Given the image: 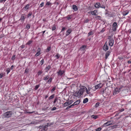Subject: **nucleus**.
Returning a JSON list of instances; mask_svg holds the SVG:
<instances>
[{
	"mask_svg": "<svg viewBox=\"0 0 131 131\" xmlns=\"http://www.w3.org/2000/svg\"><path fill=\"white\" fill-rule=\"evenodd\" d=\"M86 91L87 94L90 95H91V92L90 91H88L87 88L84 86H81L79 91L78 92L73 93V95L76 97L80 98L84 92Z\"/></svg>",
	"mask_w": 131,
	"mask_h": 131,
	"instance_id": "nucleus-1",
	"label": "nucleus"
},
{
	"mask_svg": "<svg viewBox=\"0 0 131 131\" xmlns=\"http://www.w3.org/2000/svg\"><path fill=\"white\" fill-rule=\"evenodd\" d=\"M122 87H116L115 88L113 91V94L114 95H115L119 93Z\"/></svg>",
	"mask_w": 131,
	"mask_h": 131,
	"instance_id": "nucleus-2",
	"label": "nucleus"
},
{
	"mask_svg": "<svg viewBox=\"0 0 131 131\" xmlns=\"http://www.w3.org/2000/svg\"><path fill=\"white\" fill-rule=\"evenodd\" d=\"M109 40V45L111 46H112L114 43V41L113 38L111 36H109L108 38Z\"/></svg>",
	"mask_w": 131,
	"mask_h": 131,
	"instance_id": "nucleus-3",
	"label": "nucleus"
},
{
	"mask_svg": "<svg viewBox=\"0 0 131 131\" xmlns=\"http://www.w3.org/2000/svg\"><path fill=\"white\" fill-rule=\"evenodd\" d=\"M12 115V113L11 111L7 112L4 114V117L9 118L11 117Z\"/></svg>",
	"mask_w": 131,
	"mask_h": 131,
	"instance_id": "nucleus-4",
	"label": "nucleus"
},
{
	"mask_svg": "<svg viewBox=\"0 0 131 131\" xmlns=\"http://www.w3.org/2000/svg\"><path fill=\"white\" fill-rule=\"evenodd\" d=\"M128 92V90L127 89H123L120 93V95L122 96H126Z\"/></svg>",
	"mask_w": 131,
	"mask_h": 131,
	"instance_id": "nucleus-5",
	"label": "nucleus"
},
{
	"mask_svg": "<svg viewBox=\"0 0 131 131\" xmlns=\"http://www.w3.org/2000/svg\"><path fill=\"white\" fill-rule=\"evenodd\" d=\"M73 102L72 100H71L68 102H66L64 104V107H66L71 104Z\"/></svg>",
	"mask_w": 131,
	"mask_h": 131,
	"instance_id": "nucleus-6",
	"label": "nucleus"
},
{
	"mask_svg": "<svg viewBox=\"0 0 131 131\" xmlns=\"http://www.w3.org/2000/svg\"><path fill=\"white\" fill-rule=\"evenodd\" d=\"M111 92V91L109 90L108 88H106L103 91V93H105L107 95L109 94Z\"/></svg>",
	"mask_w": 131,
	"mask_h": 131,
	"instance_id": "nucleus-7",
	"label": "nucleus"
},
{
	"mask_svg": "<svg viewBox=\"0 0 131 131\" xmlns=\"http://www.w3.org/2000/svg\"><path fill=\"white\" fill-rule=\"evenodd\" d=\"M113 30L115 31L116 30V28L117 27V24L116 22H114L113 23Z\"/></svg>",
	"mask_w": 131,
	"mask_h": 131,
	"instance_id": "nucleus-8",
	"label": "nucleus"
},
{
	"mask_svg": "<svg viewBox=\"0 0 131 131\" xmlns=\"http://www.w3.org/2000/svg\"><path fill=\"white\" fill-rule=\"evenodd\" d=\"M53 123H52L50 124L48 123L47 125H45L44 126V127H43V129H44L45 130H46L47 129V128L48 126H50L51 125H53Z\"/></svg>",
	"mask_w": 131,
	"mask_h": 131,
	"instance_id": "nucleus-9",
	"label": "nucleus"
},
{
	"mask_svg": "<svg viewBox=\"0 0 131 131\" xmlns=\"http://www.w3.org/2000/svg\"><path fill=\"white\" fill-rule=\"evenodd\" d=\"M108 47L107 44V42H106L103 46V50H105V51H106L108 50Z\"/></svg>",
	"mask_w": 131,
	"mask_h": 131,
	"instance_id": "nucleus-10",
	"label": "nucleus"
},
{
	"mask_svg": "<svg viewBox=\"0 0 131 131\" xmlns=\"http://www.w3.org/2000/svg\"><path fill=\"white\" fill-rule=\"evenodd\" d=\"M103 86L102 84L101 83L95 86L96 89H99L101 88Z\"/></svg>",
	"mask_w": 131,
	"mask_h": 131,
	"instance_id": "nucleus-11",
	"label": "nucleus"
},
{
	"mask_svg": "<svg viewBox=\"0 0 131 131\" xmlns=\"http://www.w3.org/2000/svg\"><path fill=\"white\" fill-rule=\"evenodd\" d=\"M112 122L111 121H108L104 124V126H107L112 124Z\"/></svg>",
	"mask_w": 131,
	"mask_h": 131,
	"instance_id": "nucleus-12",
	"label": "nucleus"
},
{
	"mask_svg": "<svg viewBox=\"0 0 131 131\" xmlns=\"http://www.w3.org/2000/svg\"><path fill=\"white\" fill-rule=\"evenodd\" d=\"M101 4L100 3L97 2L96 3L95 5H94V6L95 7L98 8H99L100 7Z\"/></svg>",
	"mask_w": 131,
	"mask_h": 131,
	"instance_id": "nucleus-13",
	"label": "nucleus"
},
{
	"mask_svg": "<svg viewBox=\"0 0 131 131\" xmlns=\"http://www.w3.org/2000/svg\"><path fill=\"white\" fill-rule=\"evenodd\" d=\"M25 18V17L23 15H22L20 18L19 20H21V21L22 22V23H23Z\"/></svg>",
	"mask_w": 131,
	"mask_h": 131,
	"instance_id": "nucleus-14",
	"label": "nucleus"
},
{
	"mask_svg": "<svg viewBox=\"0 0 131 131\" xmlns=\"http://www.w3.org/2000/svg\"><path fill=\"white\" fill-rule=\"evenodd\" d=\"M57 73L59 75L61 76L63 74L64 72L63 71H61V70H60Z\"/></svg>",
	"mask_w": 131,
	"mask_h": 131,
	"instance_id": "nucleus-15",
	"label": "nucleus"
},
{
	"mask_svg": "<svg viewBox=\"0 0 131 131\" xmlns=\"http://www.w3.org/2000/svg\"><path fill=\"white\" fill-rule=\"evenodd\" d=\"M110 52L109 51H107L105 54V58L106 59H107L109 56L110 55Z\"/></svg>",
	"mask_w": 131,
	"mask_h": 131,
	"instance_id": "nucleus-16",
	"label": "nucleus"
},
{
	"mask_svg": "<svg viewBox=\"0 0 131 131\" xmlns=\"http://www.w3.org/2000/svg\"><path fill=\"white\" fill-rule=\"evenodd\" d=\"M72 30L71 29H69L66 32V36H68L71 32Z\"/></svg>",
	"mask_w": 131,
	"mask_h": 131,
	"instance_id": "nucleus-17",
	"label": "nucleus"
},
{
	"mask_svg": "<svg viewBox=\"0 0 131 131\" xmlns=\"http://www.w3.org/2000/svg\"><path fill=\"white\" fill-rule=\"evenodd\" d=\"M90 13L92 15H96V13H97V10H95L91 12Z\"/></svg>",
	"mask_w": 131,
	"mask_h": 131,
	"instance_id": "nucleus-18",
	"label": "nucleus"
},
{
	"mask_svg": "<svg viewBox=\"0 0 131 131\" xmlns=\"http://www.w3.org/2000/svg\"><path fill=\"white\" fill-rule=\"evenodd\" d=\"M129 12L128 10H126L123 13V16H125L126 15H127L128 13Z\"/></svg>",
	"mask_w": 131,
	"mask_h": 131,
	"instance_id": "nucleus-19",
	"label": "nucleus"
},
{
	"mask_svg": "<svg viewBox=\"0 0 131 131\" xmlns=\"http://www.w3.org/2000/svg\"><path fill=\"white\" fill-rule=\"evenodd\" d=\"M72 8L75 11H77L78 10L77 7L75 5H74L72 6Z\"/></svg>",
	"mask_w": 131,
	"mask_h": 131,
	"instance_id": "nucleus-20",
	"label": "nucleus"
},
{
	"mask_svg": "<svg viewBox=\"0 0 131 131\" xmlns=\"http://www.w3.org/2000/svg\"><path fill=\"white\" fill-rule=\"evenodd\" d=\"M80 100H78L77 101H75V102L73 103V104H74V106L77 105L79 104L80 103Z\"/></svg>",
	"mask_w": 131,
	"mask_h": 131,
	"instance_id": "nucleus-21",
	"label": "nucleus"
},
{
	"mask_svg": "<svg viewBox=\"0 0 131 131\" xmlns=\"http://www.w3.org/2000/svg\"><path fill=\"white\" fill-rule=\"evenodd\" d=\"M49 78V76L48 75L46 76L43 78V80H48Z\"/></svg>",
	"mask_w": 131,
	"mask_h": 131,
	"instance_id": "nucleus-22",
	"label": "nucleus"
},
{
	"mask_svg": "<svg viewBox=\"0 0 131 131\" xmlns=\"http://www.w3.org/2000/svg\"><path fill=\"white\" fill-rule=\"evenodd\" d=\"M86 46L85 45H82L80 47V49L82 50H84L86 48Z\"/></svg>",
	"mask_w": 131,
	"mask_h": 131,
	"instance_id": "nucleus-23",
	"label": "nucleus"
},
{
	"mask_svg": "<svg viewBox=\"0 0 131 131\" xmlns=\"http://www.w3.org/2000/svg\"><path fill=\"white\" fill-rule=\"evenodd\" d=\"M88 99L87 98L83 100V102L84 103H85L88 102Z\"/></svg>",
	"mask_w": 131,
	"mask_h": 131,
	"instance_id": "nucleus-24",
	"label": "nucleus"
},
{
	"mask_svg": "<svg viewBox=\"0 0 131 131\" xmlns=\"http://www.w3.org/2000/svg\"><path fill=\"white\" fill-rule=\"evenodd\" d=\"M101 17L99 16H95V18L96 19L101 20Z\"/></svg>",
	"mask_w": 131,
	"mask_h": 131,
	"instance_id": "nucleus-25",
	"label": "nucleus"
},
{
	"mask_svg": "<svg viewBox=\"0 0 131 131\" xmlns=\"http://www.w3.org/2000/svg\"><path fill=\"white\" fill-rule=\"evenodd\" d=\"M51 50V47H49L46 50V52H48Z\"/></svg>",
	"mask_w": 131,
	"mask_h": 131,
	"instance_id": "nucleus-26",
	"label": "nucleus"
},
{
	"mask_svg": "<svg viewBox=\"0 0 131 131\" xmlns=\"http://www.w3.org/2000/svg\"><path fill=\"white\" fill-rule=\"evenodd\" d=\"M52 80V79L51 78H49L47 82V83H50L51 82Z\"/></svg>",
	"mask_w": 131,
	"mask_h": 131,
	"instance_id": "nucleus-27",
	"label": "nucleus"
},
{
	"mask_svg": "<svg viewBox=\"0 0 131 131\" xmlns=\"http://www.w3.org/2000/svg\"><path fill=\"white\" fill-rule=\"evenodd\" d=\"M29 6V4H27L26 5L25 7H24V8L26 9H28Z\"/></svg>",
	"mask_w": 131,
	"mask_h": 131,
	"instance_id": "nucleus-28",
	"label": "nucleus"
},
{
	"mask_svg": "<svg viewBox=\"0 0 131 131\" xmlns=\"http://www.w3.org/2000/svg\"><path fill=\"white\" fill-rule=\"evenodd\" d=\"M54 96V94H53L49 98V100H50L53 98Z\"/></svg>",
	"mask_w": 131,
	"mask_h": 131,
	"instance_id": "nucleus-29",
	"label": "nucleus"
},
{
	"mask_svg": "<svg viewBox=\"0 0 131 131\" xmlns=\"http://www.w3.org/2000/svg\"><path fill=\"white\" fill-rule=\"evenodd\" d=\"M60 55L58 53H57L55 56V57H56V59H58L60 57Z\"/></svg>",
	"mask_w": 131,
	"mask_h": 131,
	"instance_id": "nucleus-30",
	"label": "nucleus"
},
{
	"mask_svg": "<svg viewBox=\"0 0 131 131\" xmlns=\"http://www.w3.org/2000/svg\"><path fill=\"white\" fill-rule=\"evenodd\" d=\"M10 68H8L6 70L7 72V74H8L9 72H10Z\"/></svg>",
	"mask_w": 131,
	"mask_h": 131,
	"instance_id": "nucleus-31",
	"label": "nucleus"
},
{
	"mask_svg": "<svg viewBox=\"0 0 131 131\" xmlns=\"http://www.w3.org/2000/svg\"><path fill=\"white\" fill-rule=\"evenodd\" d=\"M39 86H40L39 84H38V85H36L35 86V90H36L37 89H38V88L39 87Z\"/></svg>",
	"mask_w": 131,
	"mask_h": 131,
	"instance_id": "nucleus-32",
	"label": "nucleus"
},
{
	"mask_svg": "<svg viewBox=\"0 0 131 131\" xmlns=\"http://www.w3.org/2000/svg\"><path fill=\"white\" fill-rule=\"evenodd\" d=\"M56 87L55 86L51 90V93L53 92L56 90Z\"/></svg>",
	"mask_w": 131,
	"mask_h": 131,
	"instance_id": "nucleus-33",
	"label": "nucleus"
},
{
	"mask_svg": "<svg viewBox=\"0 0 131 131\" xmlns=\"http://www.w3.org/2000/svg\"><path fill=\"white\" fill-rule=\"evenodd\" d=\"M30 27V25L29 24H27L26 27V28L27 29H29Z\"/></svg>",
	"mask_w": 131,
	"mask_h": 131,
	"instance_id": "nucleus-34",
	"label": "nucleus"
},
{
	"mask_svg": "<svg viewBox=\"0 0 131 131\" xmlns=\"http://www.w3.org/2000/svg\"><path fill=\"white\" fill-rule=\"evenodd\" d=\"M51 68V66H48L46 68V69L47 70H48L49 69Z\"/></svg>",
	"mask_w": 131,
	"mask_h": 131,
	"instance_id": "nucleus-35",
	"label": "nucleus"
},
{
	"mask_svg": "<svg viewBox=\"0 0 131 131\" xmlns=\"http://www.w3.org/2000/svg\"><path fill=\"white\" fill-rule=\"evenodd\" d=\"M93 34V33L92 31H91L90 32H89L88 34V36H90L91 35Z\"/></svg>",
	"mask_w": 131,
	"mask_h": 131,
	"instance_id": "nucleus-36",
	"label": "nucleus"
},
{
	"mask_svg": "<svg viewBox=\"0 0 131 131\" xmlns=\"http://www.w3.org/2000/svg\"><path fill=\"white\" fill-rule=\"evenodd\" d=\"M40 54V52L37 51L36 54L35 55V56L36 57H37L39 56Z\"/></svg>",
	"mask_w": 131,
	"mask_h": 131,
	"instance_id": "nucleus-37",
	"label": "nucleus"
},
{
	"mask_svg": "<svg viewBox=\"0 0 131 131\" xmlns=\"http://www.w3.org/2000/svg\"><path fill=\"white\" fill-rule=\"evenodd\" d=\"M32 42V40H29L26 43V44L30 45Z\"/></svg>",
	"mask_w": 131,
	"mask_h": 131,
	"instance_id": "nucleus-38",
	"label": "nucleus"
},
{
	"mask_svg": "<svg viewBox=\"0 0 131 131\" xmlns=\"http://www.w3.org/2000/svg\"><path fill=\"white\" fill-rule=\"evenodd\" d=\"M88 90L89 91H90L91 92H92V88L90 87H88Z\"/></svg>",
	"mask_w": 131,
	"mask_h": 131,
	"instance_id": "nucleus-39",
	"label": "nucleus"
},
{
	"mask_svg": "<svg viewBox=\"0 0 131 131\" xmlns=\"http://www.w3.org/2000/svg\"><path fill=\"white\" fill-rule=\"evenodd\" d=\"M99 104L100 103L99 102H97L96 103L95 105V107H98L99 106Z\"/></svg>",
	"mask_w": 131,
	"mask_h": 131,
	"instance_id": "nucleus-40",
	"label": "nucleus"
},
{
	"mask_svg": "<svg viewBox=\"0 0 131 131\" xmlns=\"http://www.w3.org/2000/svg\"><path fill=\"white\" fill-rule=\"evenodd\" d=\"M42 72L41 71H39L38 72V75H39L41 74L42 73Z\"/></svg>",
	"mask_w": 131,
	"mask_h": 131,
	"instance_id": "nucleus-41",
	"label": "nucleus"
},
{
	"mask_svg": "<svg viewBox=\"0 0 131 131\" xmlns=\"http://www.w3.org/2000/svg\"><path fill=\"white\" fill-rule=\"evenodd\" d=\"M44 62V59H42L41 61H40V64L41 65H42L43 64Z\"/></svg>",
	"mask_w": 131,
	"mask_h": 131,
	"instance_id": "nucleus-42",
	"label": "nucleus"
},
{
	"mask_svg": "<svg viewBox=\"0 0 131 131\" xmlns=\"http://www.w3.org/2000/svg\"><path fill=\"white\" fill-rule=\"evenodd\" d=\"M97 116H95L94 115H93L92 116V117L93 118H94V119H96L97 118Z\"/></svg>",
	"mask_w": 131,
	"mask_h": 131,
	"instance_id": "nucleus-43",
	"label": "nucleus"
},
{
	"mask_svg": "<svg viewBox=\"0 0 131 131\" xmlns=\"http://www.w3.org/2000/svg\"><path fill=\"white\" fill-rule=\"evenodd\" d=\"M48 108H49L48 107H47L46 108L45 107H44L42 108V110H44V111H45L46 110H47Z\"/></svg>",
	"mask_w": 131,
	"mask_h": 131,
	"instance_id": "nucleus-44",
	"label": "nucleus"
},
{
	"mask_svg": "<svg viewBox=\"0 0 131 131\" xmlns=\"http://www.w3.org/2000/svg\"><path fill=\"white\" fill-rule=\"evenodd\" d=\"M92 88V92L93 91H95L96 89L95 87V86L94 87H93Z\"/></svg>",
	"mask_w": 131,
	"mask_h": 131,
	"instance_id": "nucleus-45",
	"label": "nucleus"
},
{
	"mask_svg": "<svg viewBox=\"0 0 131 131\" xmlns=\"http://www.w3.org/2000/svg\"><path fill=\"white\" fill-rule=\"evenodd\" d=\"M32 14V12H29L28 15L27 17L28 18L30 16H31Z\"/></svg>",
	"mask_w": 131,
	"mask_h": 131,
	"instance_id": "nucleus-46",
	"label": "nucleus"
},
{
	"mask_svg": "<svg viewBox=\"0 0 131 131\" xmlns=\"http://www.w3.org/2000/svg\"><path fill=\"white\" fill-rule=\"evenodd\" d=\"M101 129V127H99L96 130V131H99Z\"/></svg>",
	"mask_w": 131,
	"mask_h": 131,
	"instance_id": "nucleus-47",
	"label": "nucleus"
},
{
	"mask_svg": "<svg viewBox=\"0 0 131 131\" xmlns=\"http://www.w3.org/2000/svg\"><path fill=\"white\" fill-rule=\"evenodd\" d=\"M100 7H101V8H104V9L105 8V6L103 5H102L101 6L100 5Z\"/></svg>",
	"mask_w": 131,
	"mask_h": 131,
	"instance_id": "nucleus-48",
	"label": "nucleus"
},
{
	"mask_svg": "<svg viewBox=\"0 0 131 131\" xmlns=\"http://www.w3.org/2000/svg\"><path fill=\"white\" fill-rule=\"evenodd\" d=\"M58 100V99L57 98H56L55 99L54 101H53L54 103H56Z\"/></svg>",
	"mask_w": 131,
	"mask_h": 131,
	"instance_id": "nucleus-49",
	"label": "nucleus"
},
{
	"mask_svg": "<svg viewBox=\"0 0 131 131\" xmlns=\"http://www.w3.org/2000/svg\"><path fill=\"white\" fill-rule=\"evenodd\" d=\"M105 31V29L104 28H103L100 31V33H102L103 32Z\"/></svg>",
	"mask_w": 131,
	"mask_h": 131,
	"instance_id": "nucleus-50",
	"label": "nucleus"
},
{
	"mask_svg": "<svg viewBox=\"0 0 131 131\" xmlns=\"http://www.w3.org/2000/svg\"><path fill=\"white\" fill-rule=\"evenodd\" d=\"M56 29V27L54 25H53L52 27V30H54Z\"/></svg>",
	"mask_w": 131,
	"mask_h": 131,
	"instance_id": "nucleus-51",
	"label": "nucleus"
},
{
	"mask_svg": "<svg viewBox=\"0 0 131 131\" xmlns=\"http://www.w3.org/2000/svg\"><path fill=\"white\" fill-rule=\"evenodd\" d=\"M71 108V106H69L67 107L66 108V110H68L70 108Z\"/></svg>",
	"mask_w": 131,
	"mask_h": 131,
	"instance_id": "nucleus-52",
	"label": "nucleus"
},
{
	"mask_svg": "<svg viewBox=\"0 0 131 131\" xmlns=\"http://www.w3.org/2000/svg\"><path fill=\"white\" fill-rule=\"evenodd\" d=\"M4 75L3 73H1L0 74V78H1Z\"/></svg>",
	"mask_w": 131,
	"mask_h": 131,
	"instance_id": "nucleus-53",
	"label": "nucleus"
},
{
	"mask_svg": "<svg viewBox=\"0 0 131 131\" xmlns=\"http://www.w3.org/2000/svg\"><path fill=\"white\" fill-rule=\"evenodd\" d=\"M15 55H13L11 59L13 60L15 59Z\"/></svg>",
	"mask_w": 131,
	"mask_h": 131,
	"instance_id": "nucleus-54",
	"label": "nucleus"
},
{
	"mask_svg": "<svg viewBox=\"0 0 131 131\" xmlns=\"http://www.w3.org/2000/svg\"><path fill=\"white\" fill-rule=\"evenodd\" d=\"M44 2H42V3L40 4V7H42V6H43V5H44Z\"/></svg>",
	"mask_w": 131,
	"mask_h": 131,
	"instance_id": "nucleus-55",
	"label": "nucleus"
},
{
	"mask_svg": "<svg viewBox=\"0 0 131 131\" xmlns=\"http://www.w3.org/2000/svg\"><path fill=\"white\" fill-rule=\"evenodd\" d=\"M57 109L56 107H54L52 109L51 111H53L54 110H56Z\"/></svg>",
	"mask_w": 131,
	"mask_h": 131,
	"instance_id": "nucleus-56",
	"label": "nucleus"
},
{
	"mask_svg": "<svg viewBox=\"0 0 131 131\" xmlns=\"http://www.w3.org/2000/svg\"><path fill=\"white\" fill-rule=\"evenodd\" d=\"M40 48H38L37 49V51H38V52H40Z\"/></svg>",
	"mask_w": 131,
	"mask_h": 131,
	"instance_id": "nucleus-57",
	"label": "nucleus"
},
{
	"mask_svg": "<svg viewBox=\"0 0 131 131\" xmlns=\"http://www.w3.org/2000/svg\"><path fill=\"white\" fill-rule=\"evenodd\" d=\"M51 3H50L49 2H48L47 3H46V5H50Z\"/></svg>",
	"mask_w": 131,
	"mask_h": 131,
	"instance_id": "nucleus-58",
	"label": "nucleus"
},
{
	"mask_svg": "<svg viewBox=\"0 0 131 131\" xmlns=\"http://www.w3.org/2000/svg\"><path fill=\"white\" fill-rule=\"evenodd\" d=\"M118 59L121 60H122L123 59V58L122 57H119L118 58Z\"/></svg>",
	"mask_w": 131,
	"mask_h": 131,
	"instance_id": "nucleus-59",
	"label": "nucleus"
},
{
	"mask_svg": "<svg viewBox=\"0 0 131 131\" xmlns=\"http://www.w3.org/2000/svg\"><path fill=\"white\" fill-rule=\"evenodd\" d=\"M6 0H0V3H2L3 2H5Z\"/></svg>",
	"mask_w": 131,
	"mask_h": 131,
	"instance_id": "nucleus-60",
	"label": "nucleus"
},
{
	"mask_svg": "<svg viewBox=\"0 0 131 131\" xmlns=\"http://www.w3.org/2000/svg\"><path fill=\"white\" fill-rule=\"evenodd\" d=\"M66 28H65L64 27H63L62 28L61 31H64V30H65V29Z\"/></svg>",
	"mask_w": 131,
	"mask_h": 131,
	"instance_id": "nucleus-61",
	"label": "nucleus"
},
{
	"mask_svg": "<svg viewBox=\"0 0 131 131\" xmlns=\"http://www.w3.org/2000/svg\"><path fill=\"white\" fill-rule=\"evenodd\" d=\"M89 21V20L88 19H87L84 22L85 23H88V22Z\"/></svg>",
	"mask_w": 131,
	"mask_h": 131,
	"instance_id": "nucleus-62",
	"label": "nucleus"
},
{
	"mask_svg": "<svg viewBox=\"0 0 131 131\" xmlns=\"http://www.w3.org/2000/svg\"><path fill=\"white\" fill-rule=\"evenodd\" d=\"M67 19L68 20H69L71 19V18L69 16H67Z\"/></svg>",
	"mask_w": 131,
	"mask_h": 131,
	"instance_id": "nucleus-63",
	"label": "nucleus"
},
{
	"mask_svg": "<svg viewBox=\"0 0 131 131\" xmlns=\"http://www.w3.org/2000/svg\"><path fill=\"white\" fill-rule=\"evenodd\" d=\"M117 125H114L112 127V128L113 129L114 128H116V127Z\"/></svg>",
	"mask_w": 131,
	"mask_h": 131,
	"instance_id": "nucleus-64",
	"label": "nucleus"
}]
</instances>
